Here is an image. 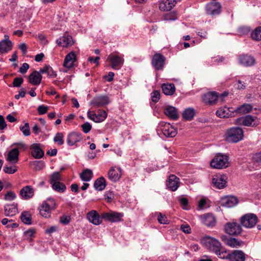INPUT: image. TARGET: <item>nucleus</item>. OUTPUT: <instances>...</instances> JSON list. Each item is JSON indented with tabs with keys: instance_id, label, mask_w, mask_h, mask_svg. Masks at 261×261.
Here are the masks:
<instances>
[{
	"instance_id": "42",
	"label": "nucleus",
	"mask_w": 261,
	"mask_h": 261,
	"mask_svg": "<svg viewBox=\"0 0 261 261\" xmlns=\"http://www.w3.org/2000/svg\"><path fill=\"white\" fill-rule=\"evenodd\" d=\"M51 187L54 190L59 193L64 192L66 189L65 185L61 182L54 183Z\"/></svg>"
},
{
	"instance_id": "50",
	"label": "nucleus",
	"mask_w": 261,
	"mask_h": 261,
	"mask_svg": "<svg viewBox=\"0 0 261 261\" xmlns=\"http://www.w3.org/2000/svg\"><path fill=\"white\" fill-rule=\"evenodd\" d=\"M44 204L50 208L51 210L55 208V202L53 198H48L46 201L43 202Z\"/></svg>"
},
{
	"instance_id": "49",
	"label": "nucleus",
	"mask_w": 261,
	"mask_h": 261,
	"mask_svg": "<svg viewBox=\"0 0 261 261\" xmlns=\"http://www.w3.org/2000/svg\"><path fill=\"white\" fill-rule=\"evenodd\" d=\"M234 86L237 89L242 90L246 89L247 84L244 81L238 80Z\"/></svg>"
},
{
	"instance_id": "16",
	"label": "nucleus",
	"mask_w": 261,
	"mask_h": 261,
	"mask_svg": "<svg viewBox=\"0 0 261 261\" xmlns=\"http://www.w3.org/2000/svg\"><path fill=\"white\" fill-rule=\"evenodd\" d=\"M110 102L108 96L101 95L94 97L90 101V105L94 107H102Z\"/></svg>"
},
{
	"instance_id": "21",
	"label": "nucleus",
	"mask_w": 261,
	"mask_h": 261,
	"mask_svg": "<svg viewBox=\"0 0 261 261\" xmlns=\"http://www.w3.org/2000/svg\"><path fill=\"white\" fill-rule=\"evenodd\" d=\"M239 63L243 66H252L255 63L254 58L248 55H242L238 58Z\"/></svg>"
},
{
	"instance_id": "10",
	"label": "nucleus",
	"mask_w": 261,
	"mask_h": 261,
	"mask_svg": "<svg viewBox=\"0 0 261 261\" xmlns=\"http://www.w3.org/2000/svg\"><path fill=\"white\" fill-rule=\"evenodd\" d=\"M88 117L95 122L99 123L104 121L107 117V113L102 110H98L97 113L89 111Z\"/></svg>"
},
{
	"instance_id": "48",
	"label": "nucleus",
	"mask_w": 261,
	"mask_h": 261,
	"mask_svg": "<svg viewBox=\"0 0 261 261\" xmlns=\"http://www.w3.org/2000/svg\"><path fill=\"white\" fill-rule=\"evenodd\" d=\"M158 220L160 224H167L169 223L166 215H163L161 213H159Z\"/></svg>"
},
{
	"instance_id": "3",
	"label": "nucleus",
	"mask_w": 261,
	"mask_h": 261,
	"mask_svg": "<svg viewBox=\"0 0 261 261\" xmlns=\"http://www.w3.org/2000/svg\"><path fill=\"white\" fill-rule=\"evenodd\" d=\"M229 165V158L226 154L217 153L211 162L212 168L222 169L228 167Z\"/></svg>"
},
{
	"instance_id": "61",
	"label": "nucleus",
	"mask_w": 261,
	"mask_h": 261,
	"mask_svg": "<svg viewBox=\"0 0 261 261\" xmlns=\"http://www.w3.org/2000/svg\"><path fill=\"white\" fill-rule=\"evenodd\" d=\"M180 203L184 209L187 210V206L188 204V200L186 198H181L179 200Z\"/></svg>"
},
{
	"instance_id": "58",
	"label": "nucleus",
	"mask_w": 261,
	"mask_h": 261,
	"mask_svg": "<svg viewBox=\"0 0 261 261\" xmlns=\"http://www.w3.org/2000/svg\"><path fill=\"white\" fill-rule=\"evenodd\" d=\"M12 146H16V147L15 148H18V150H25L27 149L26 145L23 142L19 143H14L12 145Z\"/></svg>"
},
{
	"instance_id": "29",
	"label": "nucleus",
	"mask_w": 261,
	"mask_h": 261,
	"mask_svg": "<svg viewBox=\"0 0 261 261\" xmlns=\"http://www.w3.org/2000/svg\"><path fill=\"white\" fill-rule=\"evenodd\" d=\"M5 215L8 217L15 216L18 213L17 204H7L4 207Z\"/></svg>"
},
{
	"instance_id": "40",
	"label": "nucleus",
	"mask_w": 261,
	"mask_h": 261,
	"mask_svg": "<svg viewBox=\"0 0 261 261\" xmlns=\"http://www.w3.org/2000/svg\"><path fill=\"white\" fill-rule=\"evenodd\" d=\"M252 110V106L250 104L246 103L238 107L235 111L240 114H246L249 113Z\"/></svg>"
},
{
	"instance_id": "39",
	"label": "nucleus",
	"mask_w": 261,
	"mask_h": 261,
	"mask_svg": "<svg viewBox=\"0 0 261 261\" xmlns=\"http://www.w3.org/2000/svg\"><path fill=\"white\" fill-rule=\"evenodd\" d=\"M93 177V172L92 170L86 169L84 170L80 174V178L83 181H89Z\"/></svg>"
},
{
	"instance_id": "47",
	"label": "nucleus",
	"mask_w": 261,
	"mask_h": 261,
	"mask_svg": "<svg viewBox=\"0 0 261 261\" xmlns=\"http://www.w3.org/2000/svg\"><path fill=\"white\" fill-rule=\"evenodd\" d=\"M20 130L22 132L24 136H29L30 135V129L28 123H25L24 125L20 126Z\"/></svg>"
},
{
	"instance_id": "31",
	"label": "nucleus",
	"mask_w": 261,
	"mask_h": 261,
	"mask_svg": "<svg viewBox=\"0 0 261 261\" xmlns=\"http://www.w3.org/2000/svg\"><path fill=\"white\" fill-rule=\"evenodd\" d=\"M19 151L18 148H13L9 151L7 160L12 163H16L18 161Z\"/></svg>"
},
{
	"instance_id": "22",
	"label": "nucleus",
	"mask_w": 261,
	"mask_h": 261,
	"mask_svg": "<svg viewBox=\"0 0 261 261\" xmlns=\"http://www.w3.org/2000/svg\"><path fill=\"white\" fill-rule=\"evenodd\" d=\"M81 133L77 132H71L67 137V143L69 146H73L77 142L81 141L82 139Z\"/></svg>"
},
{
	"instance_id": "25",
	"label": "nucleus",
	"mask_w": 261,
	"mask_h": 261,
	"mask_svg": "<svg viewBox=\"0 0 261 261\" xmlns=\"http://www.w3.org/2000/svg\"><path fill=\"white\" fill-rule=\"evenodd\" d=\"M34 194V190L31 186H26L20 191V195L22 198L27 200L33 197Z\"/></svg>"
},
{
	"instance_id": "53",
	"label": "nucleus",
	"mask_w": 261,
	"mask_h": 261,
	"mask_svg": "<svg viewBox=\"0 0 261 261\" xmlns=\"http://www.w3.org/2000/svg\"><path fill=\"white\" fill-rule=\"evenodd\" d=\"M151 97L153 102H157L160 98V92L159 91L154 90L151 93Z\"/></svg>"
},
{
	"instance_id": "44",
	"label": "nucleus",
	"mask_w": 261,
	"mask_h": 261,
	"mask_svg": "<svg viewBox=\"0 0 261 261\" xmlns=\"http://www.w3.org/2000/svg\"><path fill=\"white\" fill-rule=\"evenodd\" d=\"M61 180V175L58 172H55L49 176V183L53 185L55 182H59Z\"/></svg>"
},
{
	"instance_id": "43",
	"label": "nucleus",
	"mask_w": 261,
	"mask_h": 261,
	"mask_svg": "<svg viewBox=\"0 0 261 261\" xmlns=\"http://www.w3.org/2000/svg\"><path fill=\"white\" fill-rule=\"evenodd\" d=\"M20 219L24 224H31L32 223L31 216L28 212H22L21 214Z\"/></svg>"
},
{
	"instance_id": "45",
	"label": "nucleus",
	"mask_w": 261,
	"mask_h": 261,
	"mask_svg": "<svg viewBox=\"0 0 261 261\" xmlns=\"http://www.w3.org/2000/svg\"><path fill=\"white\" fill-rule=\"evenodd\" d=\"M251 37L254 40L259 41L261 40V26L255 29L251 34Z\"/></svg>"
},
{
	"instance_id": "17",
	"label": "nucleus",
	"mask_w": 261,
	"mask_h": 261,
	"mask_svg": "<svg viewBox=\"0 0 261 261\" xmlns=\"http://www.w3.org/2000/svg\"><path fill=\"white\" fill-rule=\"evenodd\" d=\"M221 6L219 3L211 2L206 6V11L208 14L212 15H218L221 13Z\"/></svg>"
},
{
	"instance_id": "15",
	"label": "nucleus",
	"mask_w": 261,
	"mask_h": 261,
	"mask_svg": "<svg viewBox=\"0 0 261 261\" xmlns=\"http://www.w3.org/2000/svg\"><path fill=\"white\" fill-rule=\"evenodd\" d=\"M165 58L161 54L156 53L153 56L152 64L155 70H160L163 68Z\"/></svg>"
},
{
	"instance_id": "14",
	"label": "nucleus",
	"mask_w": 261,
	"mask_h": 261,
	"mask_svg": "<svg viewBox=\"0 0 261 261\" xmlns=\"http://www.w3.org/2000/svg\"><path fill=\"white\" fill-rule=\"evenodd\" d=\"M224 243L232 248H239L243 245L244 242L234 238L228 237L225 235L221 237Z\"/></svg>"
},
{
	"instance_id": "27",
	"label": "nucleus",
	"mask_w": 261,
	"mask_h": 261,
	"mask_svg": "<svg viewBox=\"0 0 261 261\" xmlns=\"http://www.w3.org/2000/svg\"><path fill=\"white\" fill-rule=\"evenodd\" d=\"M56 43L59 46L66 47L73 44L72 37L69 35L63 36L56 40Z\"/></svg>"
},
{
	"instance_id": "64",
	"label": "nucleus",
	"mask_w": 261,
	"mask_h": 261,
	"mask_svg": "<svg viewBox=\"0 0 261 261\" xmlns=\"http://www.w3.org/2000/svg\"><path fill=\"white\" fill-rule=\"evenodd\" d=\"M58 227L57 226H52L45 230V232L47 234H51L58 230Z\"/></svg>"
},
{
	"instance_id": "26",
	"label": "nucleus",
	"mask_w": 261,
	"mask_h": 261,
	"mask_svg": "<svg viewBox=\"0 0 261 261\" xmlns=\"http://www.w3.org/2000/svg\"><path fill=\"white\" fill-rule=\"evenodd\" d=\"M165 114L170 119L176 120L178 117V113L177 109L172 106H167L164 109Z\"/></svg>"
},
{
	"instance_id": "9",
	"label": "nucleus",
	"mask_w": 261,
	"mask_h": 261,
	"mask_svg": "<svg viewBox=\"0 0 261 261\" xmlns=\"http://www.w3.org/2000/svg\"><path fill=\"white\" fill-rule=\"evenodd\" d=\"M123 216V214L122 213L113 211L105 212L102 214V217L105 221L112 223L121 221Z\"/></svg>"
},
{
	"instance_id": "54",
	"label": "nucleus",
	"mask_w": 261,
	"mask_h": 261,
	"mask_svg": "<svg viewBox=\"0 0 261 261\" xmlns=\"http://www.w3.org/2000/svg\"><path fill=\"white\" fill-rule=\"evenodd\" d=\"M23 82V79L20 77H17L13 80V86L15 87H19Z\"/></svg>"
},
{
	"instance_id": "33",
	"label": "nucleus",
	"mask_w": 261,
	"mask_h": 261,
	"mask_svg": "<svg viewBox=\"0 0 261 261\" xmlns=\"http://www.w3.org/2000/svg\"><path fill=\"white\" fill-rule=\"evenodd\" d=\"M75 61V55L74 53L71 52L65 57L63 65L66 68H70L73 66Z\"/></svg>"
},
{
	"instance_id": "46",
	"label": "nucleus",
	"mask_w": 261,
	"mask_h": 261,
	"mask_svg": "<svg viewBox=\"0 0 261 261\" xmlns=\"http://www.w3.org/2000/svg\"><path fill=\"white\" fill-rule=\"evenodd\" d=\"M63 138L64 136L62 133H57L54 138V141L59 145H62L64 143Z\"/></svg>"
},
{
	"instance_id": "5",
	"label": "nucleus",
	"mask_w": 261,
	"mask_h": 261,
	"mask_svg": "<svg viewBox=\"0 0 261 261\" xmlns=\"http://www.w3.org/2000/svg\"><path fill=\"white\" fill-rule=\"evenodd\" d=\"M257 217L254 214L249 213L244 215L240 218L242 225L246 228H252L257 222Z\"/></svg>"
},
{
	"instance_id": "62",
	"label": "nucleus",
	"mask_w": 261,
	"mask_h": 261,
	"mask_svg": "<svg viewBox=\"0 0 261 261\" xmlns=\"http://www.w3.org/2000/svg\"><path fill=\"white\" fill-rule=\"evenodd\" d=\"M18 48L21 50L23 55H25L27 52L28 46L24 43H21L18 45Z\"/></svg>"
},
{
	"instance_id": "4",
	"label": "nucleus",
	"mask_w": 261,
	"mask_h": 261,
	"mask_svg": "<svg viewBox=\"0 0 261 261\" xmlns=\"http://www.w3.org/2000/svg\"><path fill=\"white\" fill-rule=\"evenodd\" d=\"M257 117L248 115L237 118L235 120V124L243 125L246 126H254L258 124Z\"/></svg>"
},
{
	"instance_id": "20",
	"label": "nucleus",
	"mask_w": 261,
	"mask_h": 261,
	"mask_svg": "<svg viewBox=\"0 0 261 261\" xmlns=\"http://www.w3.org/2000/svg\"><path fill=\"white\" fill-rule=\"evenodd\" d=\"M121 169L119 167H114L108 172V177L112 181H118L121 176Z\"/></svg>"
},
{
	"instance_id": "55",
	"label": "nucleus",
	"mask_w": 261,
	"mask_h": 261,
	"mask_svg": "<svg viewBox=\"0 0 261 261\" xmlns=\"http://www.w3.org/2000/svg\"><path fill=\"white\" fill-rule=\"evenodd\" d=\"M35 230L33 229H30L24 232V236L25 239H30L34 237L35 234Z\"/></svg>"
},
{
	"instance_id": "36",
	"label": "nucleus",
	"mask_w": 261,
	"mask_h": 261,
	"mask_svg": "<svg viewBox=\"0 0 261 261\" xmlns=\"http://www.w3.org/2000/svg\"><path fill=\"white\" fill-rule=\"evenodd\" d=\"M12 48V43L11 41H0V54H6L11 50Z\"/></svg>"
},
{
	"instance_id": "35",
	"label": "nucleus",
	"mask_w": 261,
	"mask_h": 261,
	"mask_svg": "<svg viewBox=\"0 0 261 261\" xmlns=\"http://www.w3.org/2000/svg\"><path fill=\"white\" fill-rule=\"evenodd\" d=\"M162 91L166 95H172L175 91V87L173 84L166 83L162 86Z\"/></svg>"
},
{
	"instance_id": "1",
	"label": "nucleus",
	"mask_w": 261,
	"mask_h": 261,
	"mask_svg": "<svg viewBox=\"0 0 261 261\" xmlns=\"http://www.w3.org/2000/svg\"><path fill=\"white\" fill-rule=\"evenodd\" d=\"M203 243L207 249L215 253L220 258L224 259L226 257V250L221 248V244L218 240L210 237H206L203 240Z\"/></svg>"
},
{
	"instance_id": "13",
	"label": "nucleus",
	"mask_w": 261,
	"mask_h": 261,
	"mask_svg": "<svg viewBox=\"0 0 261 261\" xmlns=\"http://www.w3.org/2000/svg\"><path fill=\"white\" fill-rule=\"evenodd\" d=\"M86 218L90 223L95 225H98L102 223L103 219L102 214L99 215L95 210L89 212L86 215Z\"/></svg>"
},
{
	"instance_id": "60",
	"label": "nucleus",
	"mask_w": 261,
	"mask_h": 261,
	"mask_svg": "<svg viewBox=\"0 0 261 261\" xmlns=\"http://www.w3.org/2000/svg\"><path fill=\"white\" fill-rule=\"evenodd\" d=\"M252 159L254 162L257 163L261 165V152L255 154L253 155Z\"/></svg>"
},
{
	"instance_id": "51",
	"label": "nucleus",
	"mask_w": 261,
	"mask_h": 261,
	"mask_svg": "<svg viewBox=\"0 0 261 261\" xmlns=\"http://www.w3.org/2000/svg\"><path fill=\"white\" fill-rule=\"evenodd\" d=\"M3 170L6 173L13 174L17 171V169L16 166H5L4 167Z\"/></svg>"
},
{
	"instance_id": "23",
	"label": "nucleus",
	"mask_w": 261,
	"mask_h": 261,
	"mask_svg": "<svg viewBox=\"0 0 261 261\" xmlns=\"http://www.w3.org/2000/svg\"><path fill=\"white\" fill-rule=\"evenodd\" d=\"M201 222L208 227L215 225L216 218L212 214H207L200 217Z\"/></svg>"
},
{
	"instance_id": "28",
	"label": "nucleus",
	"mask_w": 261,
	"mask_h": 261,
	"mask_svg": "<svg viewBox=\"0 0 261 261\" xmlns=\"http://www.w3.org/2000/svg\"><path fill=\"white\" fill-rule=\"evenodd\" d=\"M175 0H162L159 4V8L161 11H170L175 6Z\"/></svg>"
},
{
	"instance_id": "41",
	"label": "nucleus",
	"mask_w": 261,
	"mask_h": 261,
	"mask_svg": "<svg viewBox=\"0 0 261 261\" xmlns=\"http://www.w3.org/2000/svg\"><path fill=\"white\" fill-rule=\"evenodd\" d=\"M51 210L50 208L42 203L40 208V214L42 217L47 218L50 217Z\"/></svg>"
},
{
	"instance_id": "59",
	"label": "nucleus",
	"mask_w": 261,
	"mask_h": 261,
	"mask_svg": "<svg viewBox=\"0 0 261 261\" xmlns=\"http://www.w3.org/2000/svg\"><path fill=\"white\" fill-rule=\"evenodd\" d=\"M70 217L67 216H61L60 218V221L61 223L67 225L70 222Z\"/></svg>"
},
{
	"instance_id": "19",
	"label": "nucleus",
	"mask_w": 261,
	"mask_h": 261,
	"mask_svg": "<svg viewBox=\"0 0 261 261\" xmlns=\"http://www.w3.org/2000/svg\"><path fill=\"white\" fill-rule=\"evenodd\" d=\"M218 98L217 93L215 92H210L203 96V101L206 105H214L216 103Z\"/></svg>"
},
{
	"instance_id": "38",
	"label": "nucleus",
	"mask_w": 261,
	"mask_h": 261,
	"mask_svg": "<svg viewBox=\"0 0 261 261\" xmlns=\"http://www.w3.org/2000/svg\"><path fill=\"white\" fill-rule=\"evenodd\" d=\"M106 187V182L103 177L97 178L94 183V188L99 191H102Z\"/></svg>"
},
{
	"instance_id": "8",
	"label": "nucleus",
	"mask_w": 261,
	"mask_h": 261,
	"mask_svg": "<svg viewBox=\"0 0 261 261\" xmlns=\"http://www.w3.org/2000/svg\"><path fill=\"white\" fill-rule=\"evenodd\" d=\"M224 229L226 233L231 236L239 235L242 231L240 225L236 222L227 223Z\"/></svg>"
},
{
	"instance_id": "32",
	"label": "nucleus",
	"mask_w": 261,
	"mask_h": 261,
	"mask_svg": "<svg viewBox=\"0 0 261 261\" xmlns=\"http://www.w3.org/2000/svg\"><path fill=\"white\" fill-rule=\"evenodd\" d=\"M32 155L35 159H40L44 155V152L39 144H34L32 147Z\"/></svg>"
},
{
	"instance_id": "7",
	"label": "nucleus",
	"mask_w": 261,
	"mask_h": 261,
	"mask_svg": "<svg viewBox=\"0 0 261 261\" xmlns=\"http://www.w3.org/2000/svg\"><path fill=\"white\" fill-rule=\"evenodd\" d=\"M108 60L110 62L111 67L116 70L120 69L124 63L123 56L118 54H110L108 57Z\"/></svg>"
},
{
	"instance_id": "63",
	"label": "nucleus",
	"mask_w": 261,
	"mask_h": 261,
	"mask_svg": "<svg viewBox=\"0 0 261 261\" xmlns=\"http://www.w3.org/2000/svg\"><path fill=\"white\" fill-rule=\"evenodd\" d=\"M29 68V65L28 64L24 63L19 68V72L21 73H25L27 72L28 69Z\"/></svg>"
},
{
	"instance_id": "6",
	"label": "nucleus",
	"mask_w": 261,
	"mask_h": 261,
	"mask_svg": "<svg viewBox=\"0 0 261 261\" xmlns=\"http://www.w3.org/2000/svg\"><path fill=\"white\" fill-rule=\"evenodd\" d=\"M160 129H158L159 132L161 131L163 135L166 137H174L177 134L176 129L170 125V123H165L164 122H161L160 124Z\"/></svg>"
},
{
	"instance_id": "18",
	"label": "nucleus",
	"mask_w": 261,
	"mask_h": 261,
	"mask_svg": "<svg viewBox=\"0 0 261 261\" xmlns=\"http://www.w3.org/2000/svg\"><path fill=\"white\" fill-rule=\"evenodd\" d=\"M179 179L175 175H170L167 180V187L168 189L172 191L177 190L179 186Z\"/></svg>"
},
{
	"instance_id": "56",
	"label": "nucleus",
	"mask_w": 261,
	"mask_h": 261,
	"mask_svg": "<svg viewBox=\"0 0 261 261\" xmlns=\"http://www.w3.org/2000/svg\"><path fill=\"white\" fill-rule=\"evenodd\" d=\"M81 127L82 128L83 131L86 134L89 133L92 128L91 125L88 122H86L82 124Z\"/></svg>"
},
{
	"instance_id": "34",
	"label": "nucleus",
	"mask_w": 261,
	"mask_h": 261,
	"mask_svg": "<svg viewBox=\"0 0 261 261\" xmlns=\"http://www.w3.org/2000/svg\"><path fill=\"white\" fill-rule=\"evenodd\" d=\"M233 112L230 110V108L227 107H223L219 108L216 111V115L220 118L229 117L232 116Z\"/></svg>"
},
{
	"instance_id": "2",
	"label": "nucleus",
	"mask_w": 261,
	"mask_h": 261,
	"mask_svg": "<svg viewBox=\"0 0 261 261\" xmlns=\"http://www.w3.org/2000/svg\"><path fill=\"white\" fill-rule=\"evenodd\" d=\"M225 140L230 143H237L244 138V132L239 127H233L227 129L224 135Z\"/></svg>"
},
{
	"instance_id": "24",
	"label": "nucleus",
	"mask_w": 261,
	"mask_h": 261,
	"mask_svg": "<svg viewBox=\"0 0 261 261\" xmlns=\"http://www.w3.org/2000/svg\"><path fill=\"white\" fill-rule=\"evenodd\" d=\"M238 202V199L236 197L226 196L221 199V205L226 207H231L236 205Z\"/></svg>"
},
{
	"instance_id": "12",
	"label": "nucleus",
	"mask_w": 261,
	"mask_h": 261,
	"mask_svg": "<svg viewBox=\"0 0 261 261\" xmlns=\"http://www.w3.org/2000/svg\"><path fill=\"white\" fill-rule=\"evenodd\" d=\"M226 180L227 177L225 175L217 174L213 176L212 184L216 188L221 189L226 186Z\"/></svg>"
},
{
	"instance_id": "30",
	"label": "nucleus",
	"mask_w": 261,
	"mask_h": 261,
	"mask_svg": "<svg viewBox=\"0 0 261 261\" xmlns=\"http://www.w3.org/2000/svg\"><path fill=\"white\" fill-rule=\"evenodd\" d=\"M42 80V75L37 71H34L31 73L29 77L30 83L34 85H38L40 84Z\"/></svg>"
},
{
	"instance_id": "11",
	"label": "nucleus",
	"mask_w": 261,
	"mask_h": 261,
	"mask_svg": "<svg viewBox=\"0 0 261 261\" xmlns=\"http://www.w3.org/2000/svg\"><path fill=\"white\" fill-rule=\"evenodd\" d=\"M224 259H228L230 261H245L246 254L242 250H234L231 253H227L226 250Z\"/></svg>"
},
{
	"instance_id": "52",
	"label": "nucleus",
	"mask_w": 261,
	"mask_h": 261,
	"mask_svg": "<svg viewBox=\"0 0 261 261\" xmlns=\"http://www.w3.org/2000/svg\"><path fill=\"white\" fill-rule=\"evenodd\" d=\"M16 197V195L14 192L9 191L5 194L4 199L6 201H12Z\"/></svg>"
},
{
	"instance_id": "37",
	"label": "nucleus",
	"mask_w": 261,
	"mask_h": 261,
	"mask_svg": "<svg viewBox=\"0 0 261 261\" xmlns=\"http://www.w3.org/2000/svg\"><path fill=\"white\" fill-rule=\"evenodd\" d=\"M195 110L192 108H188L184 110L182 113V116L184 119L187 121L191 120L195 115Z\"/></svg>"
},
{
	"instance_id": "57",
	"label": "nucleus",
	"mask_w": 261,
	"mask_h": 261,
	"mask_svg": "<svg viewBox=\"0 0 261 261\" xmlns=\"http://www.w3.org/2000/svg\"><path fill=\"white\" fill-rule=\"evenodd\" d=\"M48 110V107L44 105H40L38 107L37 111L39 115L45 114Z\"/></svg>"
}]
</instances>
